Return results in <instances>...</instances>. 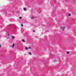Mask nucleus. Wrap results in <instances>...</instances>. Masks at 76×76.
Segmentation results:
<instances>
[{
	"label": "nucleus",
	"mask_w": 76,
	"mask_h": 76,
	"mask_svg": "<svg viewBox=\"0 0 76 76\" xmlns=\"http://www.w3.org/2000/svg\"><path fill=\"white\" fill-rule=\"evenodd\" d=\"M64 28H65V27H62L61 26L60 27V28L62 30V31H64Z\"/></svg>",
	"instance_id": "f257e3e1"
},
{
	"label": "nucleus",
	"mask_w": 76,
	"mask_h": 76,
	"mask_svg": "<svg viewBox=\"0 0 76 76\" xmlns=\"http://www.w3.org/2000/svg\"><path fill=\"white\" fill-rule=\"evenodd\" d=\"M25 49L26 50H28V49L27 47H26L25 48Z\"/></svg>",
	"instance_id": "f03ea898"
},
{
	"label": "nucleus",
	"mask_w": 76,
	"mask_h": 76,
	"mask_svg": "<svg viewBox=\"0 0 76 76\" xmlns=\"http://www.w3.org/2000/svg\"><path fill=\"white\" fill-rule=\"evenodd\" d=\"M14 46H15V44H12V47L13 48L14 47Z\"/></svg>",
	"instance_id": "7ed1b4c3"
},
{
	"label": "nucleus",
	"mask_w": 76,
	"mask_h": 76,
	"mask_svg": "<svg viewBox=\"0 0 76 76\" xmlns=\"http://www.w3.org/2000/svg\"><path fill=\"white\" fill-rule=\"evenodd\" d=\"M23 10L25 11H26V8H23Z\"/></svg>",
	"instance_id": "20e7f679"
},
{
	"label": "nucleus",
	"mask_w": 76,
	"mask_h": 76,
	"mask_svg": "<svg viewBox=\"0 0 76 76\" xmlns=\"http://www.w3.org/2000/svg\"><path fill=\"white\" fill-rule=\"evenodd\" d=\"M31 48L30 47H29L28 48V49H31Z\"/></svg>",
	"instance_id": "39448f33"
},
{
	"label": "nucleus",
	"mask_w": 76,
	"mask_h": 76,
	"mask_svg": "<svg viewBox=\"0 0 76 76\" xmlns=\"http://www.w3.org/2000/svg\"><path fill=\"white\" fill-rule=\"evenodd\" d=\"M34 17H32L31 18V19H34Z\"/></svg>",
	"instance_id": "423d86ee"
},
{
	"label": "nucleus",
	"mask_w": 76,
	"mask_h": 76,
	"mask_svg": "<svg viewBox=\"0 0 76 76\" xmlns=\"http://www.w3.org/2000/svg\"><path fill=\"white\" fill-rule=\"evenodd\" d=\"M8 37H7L8 38H9V34H8Z\"/></svg>",
	"instance_id": "0eeeda50"
},
{
	"label": "nucleus",
	"mask_w": 76,
	"mask_h": 76,
	"mask_svg": "<svg viewBox=\"0 0 76 76\" xmlns=\"http://www.w3.org/2000/svg\"><path fill=\"white\" fill-rule=\"evenodd\" d=\"M12 39H14V38H15V37H13V36H12Z\"/></svg>",
	"instance_id": "6e6552de"
},
{
	"label": "nucleus",
	"mask_w": 76,
	"mask_h": 76,
	"mask_svg": "<svg viewBox=\"0 0 76 76\" xmlns=\"http://www.w3.org/2000/svg\"><path fill=\"white\" fill-rule=\"evenodd\" d=\"M66 54H69V53L68 52H67Z\"/></svg>",
	"instance_id": "1a4fd4ad"
},
{
	"label": "nucleus",
	"mask_w": 76,
	"mask_h": 76,
	"mask_svg": "<svg viewBox=\"0 0 76 76\" xmlns=\"http://www.w3.org/2000/svg\"><path fill=\"white\" fill-rule=\"evenodd\" d=\"M22 41H23V42H25V40H24L23 39H22Z\"/></svg>",
	"instance_id": "9d476101"
},
{
	"label": "nucleus",
	"mask_w": 76,
	"mask_h": 76,
	"mask_svg": "<svg viewBox=\"0 0 76 76\" xmlns=\"http://www.w3.org/2000/svg\"><path fill=\"white\" fill-rule=\"evenodd\" d=\"M68 16H71V14H69L68 15Z\"/></svg>",
	"instance_id": "9b49d317"
},
{
	"label": "nucleus",
	"mask_w": 76,
	"mask_h": 76,
	"mask_svg": "<svg viewBox=\"0 0 76 76\" xmlns=\"http://www.w3.org/2000/svg\"><path fill=\"white\" fill-rule=\"evenodd\" d=\"M29 54H30V55H31V53L30 52L29 53Z\"/></svg>",
	"instance_id": "f8f14e48"
},
{
	"label": "nucleus",
	"mask_w": 76,
	"mask_h": 76,
	"mask_svg": "<svg viewBox=\"0 0 76 76\" xmlns=\"http://www.w3.org/2000/svg\"><path fill=\"white\" fill-rule=\"evenodd\" d=\"M21 26H23V24H21Z\"/></svg>",
	"instance_id": "ddd939ff"
},
{
	"label": "nucleus",
	"mask_w": 76,
	"mask_h": 76,
	"mask_svg": "<svg viewBox=\"0 0 76 76\" xmlns=\"http://www.w3.org/2000/svg\"><path fill=\"white\" fill-rule=\"evenodd\" d=\"M19 19H22V17H19Z\"/></svg>",
	"instance_id": "4468645a"
},
{
	"label": "nucleus",
	"mask_w": 76,
	"mask_h": 76,
	"mask_svg": "<svg viewBox=\"0 0 76 76\" xmlns=\"http://www.w3.org/2000/svg\"><path fill=\"white\" fill-rule=\"evenodd\" d=\"M33 32H35V30H33Z\"/></svg>",
	"instance_id": "2eb2a0df"
},
{
	"label": "nucleus",
	"mask_w": 76,
	"mask_h": 76,
	"mask_svg": "<svg viewBox=\"0 0 76 76\" xmlns=\"http://www.w3.org/2000/svg\"><path fill=\"white\" fill-rule=\"evenodd\" d=\"M1 45H0V48L1 47Z\"/></svg>",
	"instance_id": "dca6fc26"
}]
</instances>
